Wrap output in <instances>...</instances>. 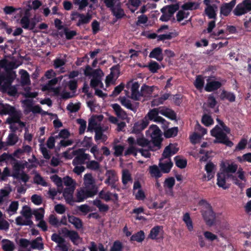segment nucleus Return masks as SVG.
<instances>
[{"label": "nucleus", "mask_w": 251, "mask_h": 251, "mask_svg": "<svg viewBox=\"0 0 251 251\" xmlns=\"http://www.w3.org/2000/svg\"><path fill=\"white\" fill-rule=\"evenodd\" d=\"M199 205L202 207L201 213L206 225L210 226L214 225L216 221V214L211 204L206 200L202 199L199 201Z\"/></svg>", "instance_id": "nucleus-1"}, {"label": "nucleus", "mask_w": 251, "mask_h": 251, "mask_svg": "<svg viewBox=\"0 0 251 251\" xmlns=\"http://www.w3.org/2000/svg\"><path fill=\"white\" fill-rule=\"evenodd\" d=\"M210 132L211 135L216 138V141H215L214 143L223 144L229 147L233 146V143L229 139L226 134L218 125H216Z\"/></svg>", "instance_id": "nucleus-2"}, {"label": "nucleus", "mask_w": 251, "mask_h": 251, "mask_svg": "<svg viewBox=\"0 0 251 251\" xmlns=\"http://www.w3.org/2000/svg\"><path fill=\"white\" fill-rule=\"evenodd\" d=\"M97 187L86 186L84 188L77 191L76 195L77 199L76 201L81 202L88 198L92 197L97 194Z\"/></svg>", "instance_id": "nucleus-3"}, {"label": "nucleus", "mask_w": 251, "mask_h": 251, "mask_svg": "<svg viewBox=\"0 0 251 251\" xmlns=\"http://www.w3.org/2000/svg\"><path fill=\"white\" fill-rule=\"evenodd\" d=\"M15 79L4 78L0 83V88L3 93H7L10 96H15L18 90L16 86L12 85V83Z\"/></svg>", "instance_id": "nucleus-4"}, {"label": "nucleus", "mask_w": 251, "mask_h": 251, "mask_svg": "<svg viewBox=\"0 0 251 251\" xmlns=\"http://www.w3.org/2000/svg\"><path fill=\"white\" fill-rule=\"evenodd\" d=\"M251 11V0H243L233 10L234 15L240 17Z\"/></svg>", "instance_id": "nucleus-5"}, {"label": "nucleus", "mask_w": 251, "mask_h": 251, "mask_svg": "<svg viewBox=\"0 0 251 251\" xmlns=\"http://www.w3.org/2000/svg\"><path fill=\"white\" fill-rule=\"evenodd\" d=\"M92 18L91 15L89 13L84 14L77 12H73L71 15V20L72 21H76L78 19L76 23L77 26L89 24Z\"/></svg>", "instance_id": "nucleus-6"}, {"label": "nucleus", "mask_w": 251, "mask_h": 251, "mask_svg": "<svg viewBox=\"0 0 251 251\" xmlns=\"http://www.w3.org/2000/svg\"><path fill=\"white\" fill-rule=\"evenodd\" d=\"M215 76H208L206 79L207 83L204 87V90L208 92L215 91L220 88L223 84L221 82L215 80Z\"/></svg>", "instance_id": "nucleus-7"}, {"label": "nucleus", "mask_w": 251, "mask_h": 251, "mask_svg": "<svg viewBox=\"0 0 251 251\" xmlns=\"http://www.w3.org/2000/svg\"><path fill=\"white\" fill-rule=\"evenodd\" d=\"M107 178L104 181L106 184L110 185L112 189H116V182L118 180V177L116 172L113 170H107L105 173Z\"/></svg>", "instance_id": "nucleus-8"}, {"label": "nucleus", "mask_w": 251, "mask_h": 251, "mask_svg": "<svg viewBox=\"0 0 251 251\" xmlns=\"http://www.w3.org/2000/svg\"><path fill=\"white\" fill-rule=\"evenodd\" d=\"M149 122L148 120L145 117L141 120L138 121L135 123L132 130V133L135 134H139L142 130L145 129L148 126Z\"/></svg>", "instance_id": "nucleus-9"}, {"label": "nucleus", "mask_w": 251, "mask_h": 251, "mask_svg": "<svg viewBox=\"0 0 251 251\" xmlns=\"http://www.w3.org/2000/svg\"><path fill=\"white\" fill-rule=\"evenodd\" d=\"M236 0H232L228 3H225L222 4L220 7V14L224 16H228L233 7L236 4Z\"/></svg>", "instance_id": "nucleus-10"}, {"label": "nucleus", "mask_w": 251, "mask_h": 251, "mask_svg": "<svg viewBox=\"0 0 251 251\" xmlns=\"http://www.w3.org/2000/svg\"><path fill=\"white\" fill-rule=\"evenodd\" d=\"M221 168L224 173H227V176L230 173H235L238 170V165L232 162L230 164L229 163L222 162L221 163Z\"/></svg>", "instance_id": "nucleus-11"}, {"label": "nucleus", "mask_w": 251, "mask_h": 251, "mask_svg": "<svg viewBox=\"0 0 251 251\" xmlns=\"http://www.w3.org/2000/svg\"><path fill=\"white\" fill-rule=\"evenodd\" d=\"M149 57L154 58L159 62L163 59V54L162 49L160 47L154 48L150 53Z\"/></svg>", "instance_id": "nucleus-12"}, {"label": "nucleus", "mask_w": 251, "mask_h": 251, "mask_svg": "<svg viewBox=\"0 0 251 251\" xmlns=\"http://www.w3.org/2000/svg\"><path fill=\"white\" fill-rule=\"evenodd\" d=\"M81 152H82V149L73 151V155H76L72 161V164L74 166L82 165L85 163Z\"/></svg>", "instance_id": "nucleus-13"}, {"label": "nucleus", "mask_w": 251, "mask_h": 251, "mask_svg": "<svg viewBox=\"0 0 251 251\" xmlns=\"http://www.w3.org/2000/svg\"><path fill=\"white\" fill-rule=\"evenodd\" d=\"M140 85L138 82H135L132 84L131 88V98L135 100H140V92L139 88Z\"/></svg>", "instance_id": "nucleus-14"}, {"label": "nucleus", "mask_w": 251, "mask_h": 251, "mask_svg": "<svg viewBox=\"0 0 251 251\" xmlns=\"http://www.w3.org/2000/svg\"><path fill=\"white\" fill-rule=\"evenodd\" d=\"M220 99L222 100H227L229 102H233L235 101L236 96L233 93L224 90L220 95Z\"/></svg>", "instance_id": "nucleus-15"}, {"label": "nucleus", "mask_w": 251, "mask_h": 251, "mask_svg": "<svg viewBox=\"0 0 251 251\" xmlns=\"http://www.w3.org/2000/svg\"><path fill=\"white\" fill-rule=\"evenodd\" d=\"M158 166L162 173H168L170 172L173 166V163L171 161V159H169V160H167L165 162H162L160 161Z\"/></svg>", "instance_id": "nucleus-16"}, {"label": "nucleus", "mask_w": 251, "mask_h": 251, "mask_svg": "<svg viewBox=\"0 0 251 251\" xmlns=\"http://www.w3.org/2000/svg\"><path fill=\"white\" fill-rule=\"evenodd\" d=\"M149 172L152 177L158 179L162 176L161 170L156 165L150 166L149 168Z\"/></svg>", "instance_id": "nucleus-17"}, {"label": "nucleus", "mask_w": 251, "mask_h": 251, "mask_svg": "<svg viewBox=\"0 0 251 251\" xmlns=\"http://www.w3.org/2000/svg\"><path fill=\"white\" fill-rule=\"evenodd\" d=\"M110 74L108 75L105 79L106 86L108 87L110 82L112 80L114 75L115 73H120V67L119 65H115L112 67L110 69Z\"/></svg>", "instance_id": "nucleus-18"}, {"label": "nucleus", "mask_w": 251, "mask_h": 251, "mask_svg": "<svg viewBox=\"0 0 251 251\" xmlns=\"http://www.w3.org/2000/svg\"><path fill=\"white\" fill-rule=\"evenodd\" d=\"M58 81V78L56 77L49 80L44 86V90L53 91L56 94H57L59 93V89L58 88H54L53 86L56 85Z\"/></svg>", "instance_id": "nucleus-19"}, {"label": "nucleus", "mask_w": 251, "mask_h": 251, "mask_svg": "<svg viewBox=\"0 0 251 251\" xmlns=\"http://www.w3.org/2000/svg\"><path fill=\"white\" fill-rule=\"evenodd\" d=\"M153 91V86H149L145 84H143L141 88L140 98L150 96L151 95Z\"/></svg>", "instance_id": "nucleus-20"}, {"label": "nucleus", "mask_w": 251, "mask_h": 251, "mask_svg": "<svg viewBox=\"0 0 251 251\" xmlns=\"http://www.w3.org/2000/svg\"><path fill=\"white\" fill-rule=\"evenodd\" d=\"M111 11L113 15L118 19H121L125 15L124 10L121 8L120 2L117 3Z\"/></svg>", "instance_id": "nucleus-21"}, {"label": "nucleus", "mask_w": 251, "mask_h": 251, "mask_svg": "<svg viewBox=\"0 0 251 251\" xmlns=\"http://www.w3.org/2000/svg\"><path fill=\"white\" fill-rule=\"evenodd\" d=\"M217 184L219 187L225 190L229 188V186L226 185V176L224 173H218L217 174Z\"/></svg>", "instance_id": "nucleus-22"}, {"label": "nucleus", "mask_w": 251, "mask_h": 251, "mask_svg": "<svg viewBox=\"0 0 251 251\" xmlns=\"http://www.w3.org/2000/svg\"><path fill=\"white\" fill-rule=\"evenodd\" d=\"M15 107L8 104L0 103V114L2 115H10L14 111Z\"/></svg>", "instance_id": "nucleus-23"}, {"label": "nucleus", "mask_w": 251, "mask_h": 251, "mask_svg": "<svg viewBox=\"0 0 251 251\" xmlns=\"http://www.w3.org/2000/svg\"><path fill=\"white\" fill-rule=\"evenodd\" d=\"M151 142V146L152 149H156V150L159 149L161 147L162 141V136H152Z\"/></svg>", "instance_id": "nucleus-24"}, {"label": "nucleus", "mask_w": 251, "mask_h": 251, "mask_svg": "<svg viewBox=\"0 0 251 251\" xmlns=\"http://www.w3.org/2000/svg\"><path fill=\"white\" fill-rule=\"evenodd\" d=\"M95 140L96 142L98 141L102 140V141L104 142L107 140V136L103 134V132L104 130L101 126H99L95 128Z\"/></svg>", "instance_id": "nucleus-25"}, {"label": "nucleus", "mask_w": 251, "mask_h": 251, "mask_svg": "<svg viewBox=\"0 0 251 251\" xmlns=\"http://www.w3.org/2000/svg\"><path fill=\"white\" fill-rule=\"evenodd\" d=\"M68 221L73 224L76 229H80L83 226L82 222L79 218L69 215Z\"/></svg>", "instance_id": "nucleus-26"}, {"label": "nucleus", "mask_w": 251, "mask_h": 251, "mask_svg": "<svg viewBox=\"0 0 251 251\" xmlns=\"http://www.w3.org/2000/svg\"><path fill=\"white\" fill-rule=\"evenodd\" d=\"M94 205L96 206L99 208V210L100 212H106L109 210V206L108 205L102 203L101 201L99 199H96L92 202Z\"/></svg>", "instance_id": "nucleus-27"}, {"label": "nucleus", "mask_w": 251, "mask_h": 251, "mask_svg": "<svg viewBox=\"0 0 251 251\" xmlns=\"http://www.w3.org/2000/svg\"><path fill=\"white\" fill-rule=\"evenodd\" d=\"M136 143L138 145L144 148H146L151 150V151H156V149H152L151 145V142L145 138H139L137 139Z\"/></svg>", "instance_id": "nucleus-28"}, {"label": "nucleus", "mask_w": 251, "mask_h": 251, "mask_svg": "<svg viewBox=\"0 0 251 251\" xmlns=\"http://www.w3.org/2000/svg\"><path fill=\"white\" fill-rule=\"evenodd\" d=\"M2 249L4 251H13L15 245L13 242L8 239H3L1 241Z\"/></svg>", "instance_id": "nucleus-29"}, {"label": "nucleus", "mask_w": 251, "mask_h": 251, "mask_svg": "<svg viewBox=\"0 0 251 251\" xmlns=\"http://www.w3.org/2000/svg\"><path fill=\"white\" fill-rule=\"evenodd\" d=\"M194 85L197 90L201 91L204 85V80L203 76L201 75H197Z\"/></svg>", "instance_id": "nucleus-30"}, {"label": "nucleus", "mask_w": 251, "mask_h": 251, "mask_svg": "<svg viewBox=\"0 0 251 251\" xmlns=\"http://www.w3.org/2000/svg\"><path fill=\"white\" fill-rule=\"evenodd\" d=\"M171 94L169 93H165L162 95L158 99H154L151 101V106H158L160 104H162L164 103V101L168 100Z\"/></svg>", "instance_id": "nucleus-31"}, {"label": "nucleus", "mask_w": 251, "mask_h": 251, "mask_svg": "<svg viewBox=\"0 0 251 251\" xmlns=\"http://www.w3.org/2000/svg\"><path fill=\"white\" fill-rule=\"evenodd\" d=\"M120 102L121 104L126 108L130 109L134 112H136V107L133 106L131 101L129 100L126 99V97H123L120 98Z\"/></svg>", "instance_id": "nucleus-32"}, {"label": "nucleus", "mask_w": 251, "mask_h": 251, "mask_svg": "<svg viewBox=\"0 0 251 251\" xmlns=\"http://www.w3.org/2000/svg\"><path fill=\"white\" fill-rule=\"evenodd\" d=\"M42 237L39 236L32 240L30 243L31 248L33 249H38L39 250H43L44 244L42 243H39V241H42Z\"/></svg>", "instance_id": "nucleus-33"}, {"label": "nucleus", "mask_w": 251, "mask_h": 251, "mask_svg": "<svg viewBox=\"0 0 251 251\" xmlns=\"http://www.w3.org/2000/svg\"><path fill=\"white\" fill-rule=\"evenodd\" d=\"M145 238V233L143 230H140L137 233L133 234L130 238L131 241H136L142 242Z\"/></svg>", "instance_id": "nucleus-34"}, {"label": "nucleus", "mask_w": 251, "mask_h": 251, "mask_svg": "<svg viewBox=\"0 0 251 251\" xmlns=\"http://www.w3.org/2000/svg\"><path fill=\"white\" fill-rule=\"evenodd\" d=\"M10 117L7 119V122L8 124L11 125L12 124H15L20 120V116L19 115L16 109H14V111L11 113L10 115Z\"/></svg>", "instance_id": "nucleus-35"}, {"label": "nucleus", "mask_w": 251, "mask_h": 251, "mask_svg": "<svg viewBox=\"0 0 251 251\" xmlns=\"http://www.w3.org/2000/svg\"><path fill=\"white\" fill-rule=\"evenodd\" d=\"M163 227L162 226H156L152 228L149 235V238L155 240L157 239V236L159 235V232L162 230Z\"/></svg>", "instance_id": "nucleus-36"}, {"label": "nucleus", "mask_w": 251, "mask_h": 251, "mask_svg": "<svg viewBox=\"0 0 251 251\" xmlns=\"http://www.w3.org/2000/svg\"><path fill=\"white\" fill-rule=\"evenodd\" d=\"M178 131L177 127H173L165 130L164 132V135L166 138L174 137L177 135Z\"/></svg>", "instance_id": "nucleus-37"}, {"label": "nucleus", "mask_w": 251, "mask_h": 251, "mask_svg": "<svg viewBox=\"0 0 251 251\" xmlns=\"http://www.w3.org/2000/svg\"><path fill=\"white\" fill-rule=\"evenodd\" d=\"M16 224L19 226H31L33 225V223L32 220H28L25 219H23L22 216H18L16 218Z\"/></svg>", "instance_id": "nucleus-38"}, {"label": "nucleus", "mask_w": 251, "mask_h": 251, "mask_svg": "<svg viewBox=\"0 0 251 251\" xmlns=\"http://www.w3.org/2000/svg\"><path fill=\"white\" fill-rule=\"evenodd\" d=\"M215 165L212 162H208L205 166V170L207 174L208 180L211 179L214 176L213 170Z\"/></svg>", "instance_id": "nucleus-39"}, {"label": "nucleus", "mask_w": 251, "mask_h": 251, "mask_svg": "<svg viewBox=\"0 0 251 251\" xmlns=\"http://www.w3.org/2000/svg\"><path fill=\"white\" fill-rule=\"evenodd\" d=\"M174 160L175 161L176 166L180 169H184L187 166V160L185 159L181 158L180 156H176L174 158Z\"/></svg>", "instance_id": "nucleus-40"}, {"label": "nucleus", "mask_w": 251, "mask_h": 251, "mask_svg": "<svg viewBox=\"0 0 251 251\" xmlns=\"http://www.w3.org/2000/svg\"><path fill=\"white\" fill-rule=\"evenodd\" d=\"M112 108L115 112L116 115L120 117L125 116L126 115V112L121 108L118 103H114L111 105Z\"/></svg>", "instance_id": "nucleus-41"}, {"label": "nucleus", "mask_w": 251, "mask_h": 251, "mask_svg": "<svg viewBox=\"0 0 251 251\" xmlns=\"http://www.w3.org/2000/svg\"><path fill=\"white\" fill-rule=\"evenodd\" d=\"M86 164L87 168L92 171H97L100 168V163L95 160L89 161Z\"/></svg>", "instance_id": "nucleus-42"}, {"label": "nucleus", "mask_w": 251, "mask_h": 251, "mask_svg": "<svg viewBox=\"0 0 251 251\" xmlns=\"http://www.w3.org/2000/svg\"><path fill=\"white\" fill-rule=\"evenodd\" d=\"M18 141V137L15 134L10 133L7 138L6 146H13L17 143Z\"/></svg>", "instance_id": "nucleus-43"}, {"label": "nucleus", "mask_w": 251, "mask_h": 251, "mask_svg": "<svg viewBox=\"0 0 251 251\" xmlns=\"http://www.w3.org/2000/svg\"><path fill=\"white\" fill-rule=\"evenodd\" d=\"M204 11L209 19H216L217 14L212 6L209 5L208 6H207V7L205 8Z\"/></svg>", "instance_id": "nucleus-44"}, {"label": "nucleus", "mask_w": 251, "mask_h": 251, "mask_svg": "<svg viewBox=\"0 0 251 251\" xmlns=\"http://www.w3.org/2000/svg\"><path fill=\"white\" fill-rule=\"evenodd\" d=\"M22 215L28 220H31L32 213L30 208L27 205L23 206V210L21 211Z\"/></svg>", "instance_id": "nucleus-45"}, {"label": "nucleus", "mask_w": 251, "mask_h": 251, "mask_svg": "<svg viewBox=\"0 0 251 251\" xmlns=\"http://www.w3.org/2000/svg\"><path fill=\"white\" fill-rule=\"evenodd\" d=\"M147 67L150 71L152 73H157V71L160 68L159 64L154 61H151L149 63Z\"/></svg>", "instance_id": "nucleus-46"}, {"label": "nucleus", "mask_w": 251, "mask_h": 251, "mask_svg": "<svg viewBox=\"0 0 251 251\" xmlns=\"http://www.w3.org/2000/svg\"><path fill=\"white\" fill-rule=\"evenodd\" d=\"M22 72L21 74V83L23 85H27L30 82L29 75L28 73L25 70H22L20 72Z\"/></svg>", "instance_id": "nucleus-47"}, {"label": "nucleus", "mask_w": 251, "mask_h": 251, "mask_svg": "<svg viewBox=\"0 0 251 251\" xmlns=\"http://www.w3.org/2000/svg\"><path fill=\"white\" fill-rule=\"evenodd\" d=\"M84 181L86 186L92 187L94 186L96 187L94 184V180L92 177L91 174H86L84 176Z\"/></svg>", "instance_id": "nucleus-48"}, {"label": "nucleus", "mask_w": 251, "mask_h": 251, "mask_svg": "<svg viewBox=\"0 0 251 251\" xmlns=\"http://www.w3.org/2000/svg\"><path fill=\"white\" fill-rule=\"evenodd\" d=\"M201 123L206 126H209L213 124L214 121L211 116L204 114L201 118Z\"/></svg>", "instance_id": "nucleus-49"}, {"label": "nucleus", "mask_w": 251, "mask_h": 251, "mask_svg": "<svg viewBox=\"0 0 251 251\" xmlns=\"http://www.w3.org/2000/svg\"><path fill=\"white\" fill-rule=\"evenodd\" d=\"M172 156L173 155L171 151L170 146H167L165 148L163 151L160 161H162L164 159H167L168 160H169V159H171Z\"/></svg>", "instance_id": "nucleus-50"}, {"label": "nucleus", "mask_w": 251, "mask_h": 251, "mask_svg": "<svg viewBox=\"0 0 251 251\" xmlns=\"http://www.w3.org/2000/svg\"><path fill=\"white\" fill-rule=\"evenodd\" d=\"M124 149L125 147L124 146L114 144L113 146V150H114V156L116 157H119L122 155Z\"/></svg>", "instance_id": "nucleus-51"}, {"label": "nucleus", "mask_w": 251, "mask_h": 251, "mask_svg": "<svg viewBox=\"0 0 251 251\" xmlns=\"http://www.w3.org/2000/svg\"><path fill=\"white\" fill-rule=\"evenodd\" d=\"M158 115V109L157 108H154L150 110L145 117H146V119H147L148 120H150V121H153V120L156 118V116H157Z\"/></svg>", "instance_id": "nucleus-52"}, {"label": "nucleus", "mask_w": 251, "mask_h": 251, "mask_svg": "<svg viewBox=\"0 0 251 251\" xmlns=\"http://www.w3.org/2000/svg\"><path fill=\"white\" fill-rule=\"evenodd\" d=\"M175 184V179L173 177H170L165 179L164 182V187L172 189Z\"/></svg>", "instance_id": "nucleus-53"}, {"label": "nucleus", "mask_w": 251, "mask_h": 251, "mask_svg": "<svg viewBox=\"0 0 251 251\" xmlns=\"http://www.w3.org/2000/svg\"><path fill=\"white\" fill-rule=\"evenodd\" d=\"M123 249V245L122 242L119 240H116L113 243L110 251H122Z\"/></svg>", "instance_id": "nucleus-54"}, {"label": "nucleus", "mask_w": 251, "mask_h": 251, "mask_svg": "<svg viewBox=\"0 0 251 251\" xmlns=\"http://www.w3.org/2000/svg\"><path fill=\"white\" fill-rule=\"evenodd\" d=\"M20 24L23 28L25 29H28L30 25V20L28 17L25 15L22 17L20 21Z\"/></svg>", "instance_id": "nucleus-55"}, {"label": "nucleus", "mask_w": 251, "mask_h": 251, "mask_svg": "<svg viewBox=\"0 0 251 251\" xmlns=\"http://www.w3.org/2000/svg\"><path fill=\"white\" fill-rule=\"evenodd\" d=\"M112 193L110 192H105L103 190L100 192L99 193V196L101 199L104 200L105 201L107 202L111 201V196Z\"/></svg>", "instance_id": "nucleus-56"}, {"label": "nucleus", "mask_w": 251, "mask_h": 251, "mask_svg": "<svg viewBox=\"0 0 251 251\" xmlns=\"http://www.w3.org/2000/svg\"><path fill=\"white\" fill-rule=\"evenodd\" d=\"M64 33L67 40H70L73 39L74 36L77 35V32L75 30H69L68 28H65L64 29Z\"/></svg>", "instance_id": "nucleus-57"}, {"label": "nucleus", "mask_w": 251, "mask_h": 251, "mask_svg": "<svg viewBox=\"0 0 251 251\" xmlns=\"http://www.w3.org/2000/svg\"><path fill=\"white\" fill-rule=\"evenodd\" d=\"M125 88V84L123 82L121 83L119 85L115 87L110 96L116 97L118 96L123 90Z\"/></svg>", "instance_id": "nucleus-58"}, {"label": "nucleus", "mask_w": 251, "mask_h": 251, "mask_svg": "<svg viewBox=\"0 0 251 251\" xmlns=\"http://www.w3.org/2000/svg\"><path fill=\"white\" fill-rule=\"evenodd\" d=\"M195 4L194 2H185L181 6V8L183 10H195L197 9V6H195Z\"/></svg>", "instance_id": "nucleus-59"}, {"label": "nucleus", "mask_w": 251, "mask_h": 251, "mask_svg": "<svg viewBox=\"0 0 251 251\" xmlns=\"http://www.w3.org/2000/svg\"><path fill=\"white\" fill-rule=\"evenodd\" d=\"M77 123L80 125L79 128V134H83L86 127V122L83 119H78L77 120Z\"/></svg>", "instance_id": "nucleus-60"}, {"label": "nucleus", "mask_w": 251, "mask_h": 251, "mask_svg": "<svg viewBox=\"0 0 251 251\" xmlns=\"http://www.w3.org/2000/svg\"><path fill=\"white\" fill-rule=\"evenodd\" d=\"M66 60L64 59L57 58L53 61V66L55 69H58L65 65Z\"/></svg>", "instance_id": "nucleus-61"}, {"label": "nucleus", "mask_w": 251, "mask_h": 251, "mask_svg": "<svg viewBox=\"0 0 251 251\" xmlns=\"http://www.w3.org/2000/svg\"><path fill=\"white\" fill-rule=\"evenodd\" d=\"M167 6L168 13L171 17H172V15L179 9V5L178 4H171Z\"/></svg>", "instance_id": "nucleus-62"}, {"label": "nucleus", "mask_w": 251, "mask_h": 251, "mask_svg": "<svg viewBox=\"0 0 251 251\" xmlns=\"http://www.w3.org/2000/svg\"><path fill=\"white\" fill-rule=\"evenodd\" d=\"M68 237L75 245L76 244V241L80 238L78 233L75 230H71Z\"/></svg>", "instance_id": "nucleus-63"}, {"label": "nucleus", "mask_w": 251, "mask_h": 251, "mask_svg": "<svg viewBox=\"0 0 251 251\" xmlns=\"http://www.w3.org/2000/svg\"><path fill=\"white\" fill-rule=\"evenodd\" d=\"M52 241L57 243L58 245L65 242V239L56 233H53L51 237Z\"/></svg>", "instance_id": "nucleus-64"}]
</instances>
